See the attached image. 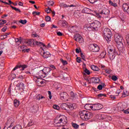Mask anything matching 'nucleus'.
Instances as JSON below:
<instances>
[{"label":"nucleus","instance_id":"nucleus-5","mask_svg":"<svg viewBox=\"0 0 129 129\" xmlns=\"http://www.w3.org/2000/svg\"><path fill=\"white\" fill-rule=\"evenodd\" d=\"M114 40L117 45L120 46L122 45V42H121L122 41V37L119 34H115L114 35Z\"/></svg>","mask_w":129,"mask_h":129},{"label":"nucleus","instance_id":"nucleus-61","mask_svg":"<svg viewBox=\"0 0 129 129\" xmlns=\"http://www.w3.org/2000/svg\"><path fill=\"white\" fill-rule=\"evenodd\" d=\"M2 31L3 32H6V31H7V27H5L4 28H3L2 29Z\"/></svg>","mask_w":129,"mask_h":129},{"label":"nucleus","instance_id":"nucleus-30","mask_svg":"<svg viewBox=\"0 0 129 129\" xmlns=\"http://www.w3.org/2000/svg\"><path fill=\"white\" fill-rule=\"evenodd\" d=\"M60 7H62V8H69V6L67 5V4H65L63 3H60L59 4Z\"/></svg>","mask_w":129,"mask_h":129},{"label":"nucleus","instance_id":"nucleus-42","mask_svg":"<svg viewBox=\"0 0 129 129\" xmlns=\"http://www.w3.org/2000/svg\"><path fill=\"white\" fill-rule=\"evenodd\" d=\"M32 15H33V16H39L40 15V12H37L36 11H34L32 13Z\"/></svg>","mask_w":129,"mask_h":129},{"label":"nucleus","instance_id":"nucleus-56","mask_svg":"<svg viewBox=\"0 0 129 129\" xmlns=\"http://www.w3.org/2000/svg\"><path fill=\"white\" fill-rule=\"evenodd\" d=\"M77 62H78V63H80V62H81V59H80V57L77 58Z\"/></svg>","mask_w":129,"mask_h":129},{"label":"nucleus","instance_id":"nucleus-17","mask_svg":"<svg viewBox=\"0 0 129 129\" xmlns=\"http://www.w3.org/2000/svg\"><path fill=\"white\" fill-rule=\"evenodd\" d=\"M84 108L87 110H93V105H91L89 104H86L84 106Z\"/></svg>","mask_w":129,"mask_h":129},{"label":"nucleus","instance_id":"nucleus-6","mask_svg":"<svg viewBox=\"0 0 129 129\" xmlns=\"http://www.w3.org/2000/svg\"><path fill=\"white\" fill-rule=\"evenodd\" d=\"M89 50L92 52H98V51H99V46H98L97 44H90L89 46Z\"/></svg>","mask_w":129,"mask_h":129},{"label":"nucleus","instance_id":"nucleus-39","mask_svg":"<svg viewBox=\"0 0 129 129\" xmlns=\"http://www.w3.org/2000/svg\"><path fill=\"white\" fill-rule=\"evenodd\" d=\"M12 9H13V10H15V11H16V12H19V13H21V10L17 8L14 7L13 6H11Z\"/></svg>","mask_w":129,"mask_h":129},{"label":"nucleus","instance_id":"nucleus-18","mask_svg":"<svg viewBox=\"0 0 129 129\" xmlns=\"http://www.w3.org/2000/svg\"><path fill=\"white\" fill-rule=\"evenodd\" d=\"M17 87H18L19 90H24L25 89V85L23 83H19L17 85Z\"/></svg>","mask_w":129,"mask_h":129},{"label":"nucleus","instance_id":"nucleus-1","mask_svg":"<svg viewBox=\"0 0 129 129\" xmlns=\"http://www.w3.org/2000/svg\"><path fill=\"white\" fill-rule=\"evenodd\" d=\"M67 118L65 115H62L59 117L55 118L54 120V123L56 126H63L67 123Z\"/></svg>","mask_w":129,"mask_h":129},{"label":"nucleus","instance_id":"nucleus-23","mask_svg":"<svg viewBox=\"0 0 129 129\" xmlns=\"http://www.w3.org/2000/svg\"><path fill=\"white\" fill-rule=\"evenodd\" d=\"M91 68L93 71H99V68L96 66L92 65Z\"/></svg>","mask_w":129,"mask_h":129},{"label":"nucleus","instance_id":"nucleus-15","mask_svg":"<svg viewBox=\"0 0 129 129\" xmlns=\"http://www.w3.org/2000/svg\"><path fill=\"white\" fill-rule=\"evenodd\" d=\"M84 29L86 30V31L90 32V31H92L93 28H92V26H91L90 24H85L84 26Z\"/></svg>","mask_w":129,"mask_h":129},{"label":"nucleus","instance_id":"nucleus-10","mask_svg":"<svg viewBox=\"0 0 129 129\" xmlns=\"http://www.w3.org/2000/svg\"><path fill=\"white\" fill-rule=\"evenodd\" d=\"M103 108V106L100 103L94 104L93 105V110H100Z\"/></svg>","mask_w":129,"mask_h":129},{"label":"nucleus","instance_id":"nucleus-9","mask_svg":"<svg viewBox=\"0 0 129 129\" xmlns=\"http://www.w3.org/2000/svg\"><path fill=\"white\" fill-rule=\"evenodd\" d=\"M74 39L75 41L79 42V43H82L84 42L83 38L79 34H76L74 37Z\"/></svg>","mask_w":129,"mask_h":129},{"label":"nucleus","instance_id":"nucleus-31","mask_svg":"<svg viewBox=\"0 0 129 129\" xmlns=\"http://www.w3.org/2000/svg\"><path fill=\"white\" fill-rule=\"evenodd\" d=\"M72 125L73 127H74V128H79V125L77 124V123H72Z\"/></svg>","mask_w":129,"mask_h":129},{"label":"nucleus","instance_id":"nucleus-47","mask_svg":"<svg viewBox=\"0 0 129 129\" xmlns=\"http://www.w3.org/2000/svg\"><path fill=\"white\" fill-rule=\"evenodd\" d=\"M85 72L86 73V74H88V75H89L90 74V72H89V70H87V69H85Z\"/></svg>","mask_w":129,"mask_h":129},{"label":"nucleus","instance_id":"nucleus-3","mask_svg":"<svg viewBox=\"0 0 129 129\" xmlns=\"http://www.w3.org/2000/svg\"><path fill=\"white\" fill-rule=\"evenodd\" d=\"M103 35L107 42L111 41V31L108 28H105L103 30Z\"/></svg>","mask_w":129,"mask_h":129},{"label":"nucleus","instance_id":"nucleus-7","mask_svg":"<svg viewBox=\"0 0 129 129\" xmlns=\"http://www.w3.org/2000/svg\"><path fill=\"white\" fill-rule=\"evenodd\" d=\"M43 47V46H41L40 47V49L41 50H42V52H40V54L41 55V56H42V57H43V58L47 59V58H49V57H51V54H50V52L47 51V52H45L44 51V49H43V48L42 47Z\"/></svg>","mask_w":129,"mask_h":129},{"label":"nucleus","instance_id":"nucleus-52","mask_svg":"<svg viewBox=\"0 0 129 129\" xmlns=\"http://www.w3.org/2000/svg\"><path fill=\"white\" fill-rule=\"evenodd\" d=\"M15 42L16 43H19V44H21V40H19V38H16Z\"/></svg>","mask_w":129,"mask_h":129},{"label":"nucleus","instance_id":"nucleus-24","mask_svg":"<svg viewBox=\"0 0 129 129\" xmlns=\"http://www.w3.org/2000/svg\"><path fill=\"white\" fill-rule=\"evenodd\" d=\"M109 58L110 60H113L115 58V55L112 53L108 52Z\"/></svg>","mask_w":129,"mask_h":129},{"label":"nucleus","instance_id":"nucleus-8","mask_svg":"<svg viewBox=\"0 0 129 129\" xmlns=\"http://www.w3.org/2000/svg\"><path fill=\"white\" fill-rule=\"evenodd\" d=\"M60 99L63 100V101H68L69 99V96L67 93L65 92H61L60 93Z\"/></svg>","mask_w":129,"mask_h":129},{"label":"nucleus","instance_id":"nucleus-37","mask_svg":"<svg viewBox=\"0 0 129 129\" xmlns=\"http://www.w3.org/2000/svg\"><path fill=\"white\" fill-rule=\"evenodd\" d=\"M37 78V80H36V82H37L38 83V82H40V83H41V84H43V81H41L40 82L39 80H42V79H40V78H38V77H36Z\"/></svg>","mask_w":129,"mask_h":129},{"label":"nucleus","instance_id":"nucleus-51","mask_svg":"<svg viewBox=\"0 0 129 129\" xmlns=\"http://www.w3.org/2000/svg\"><path fill=\"white\" fill-rule=\"evenodd\" d=\"M97 89H99V90H102V85H98Z\"/></svg>","mask_w":129,"mask_h":129},{"label":"nucleus","instance_id":"nucleus-20","mask_svg":"<svg viewBox=\"0 0 129 129\" xmlns=\"http://www.w3.org/2000/svg\"><path fill=\"white\" fill-rule=\"evenodd\" d=\"M105 55H106V52L105 50H102L99 55V58H104L105 57Z\"/></svg>","mask_w":129,"mask_h":129},{"label":"nucleus","instance_id":"nucleus-16","mask_svg":"<svg viewBox=\"0 0 129 129\" xmlns=\"http://www.w3.org/2000/svg\"><path fill=\"white\" fill-rule=\"evenodd\" d=\"M122 9L124 12H126L129 15V5L127 4H123L122 6Z\"/></svg>","mask_w":129,"mask_h":129},{"label":"nucleus","instance_id":"nucleus-41","mask_svg":"<svg viewBox=\"0 0 129 129\" xmlns=\"http://www.w3.org/2000/svg\"><path fill=\"white\" fill-rule=\"evenodd\" d=\"M60 61L63 65H67V64H68V62H67V61L64 60H63V59H60Z\"/></svg>","mask_w":129,"mask_h":129},{"label":"nucleus","instance_id":"nucleus-59","mask_svg":"<svg viewBox=\"0 0 129 129\" xmlns=\"http://www.w3.org/2000/svg\"><path fill=\"white\" fill-rule=\"evenodd\" d=\"M32 37L33 38H36V37H39V35H38V34H34L32 35Z\"/></svg>","mask_w":129,"mask_h":129},{"label":"nucleus","instance_id":"nucleus-63","mask_svg":"<svg viewBox=\"0 0 129 129\" xmlns=\"http://www.w3.org/2000/svg\"><path fill=\"white\" fill-rule=\"evenodd\" d=\"M11 76H12V78H13V79H15V78H16V75H15L14 74H12L11 75Z\"/></svg>","mask_w":129,"mask_h":129},{"label":"nucleus","instance_id":"nucleus-35","mask_svg":"<svg viewBox=\"0 0 129 129\" xmlns=\"http://www.w3.org/2000/svg\"><path fill=\"white\" fill-rule=\"evenodd\" d=\"M95 117L97 119H102V116L100 114H97Z\"/></svg>","mask_w":129,"mask_h":129},{"label":"nucleus","instance_id":"nucleus-12","mask_svg":"<svg viewBox=\"0 0 129 129\" xmlns=\"http://www.w3.org/2000/svg\"><path fill=\"white\" fill-rule=\"evenodd\" d=\"M109 14V11L107 9H104L102 10L101 13H100V15H102L103 17H106V16H108Z\"/></svg>","mask_w":129,"mask_h":129},{"label":"nucleus","instance_id":"nucleus-21","mask_svg":"<svg viewBox=\"0 0 129 129\" xmlns=\"http://www.w3.org/2000/svg\"><path fill=\"white\" fill-rule=\"evenodd\" d=\"M74 105H75V104H69L68 105V109H70V110H73V109H74Z\"/></svg>","mask_w":129,"mask_h":129},{"label":"nucleus","instance_id":"nucleus-46","mask_svg":"<svg viewBox=\"0 0 129 129\" xmlns=\"http://www.w3.org/2000/svg\"><path fill=\"white\" fill-rule=\"evenodd\" d=\"M112 80H113V81H116V80H117V77H116V76H113L112 77Z\"/></svg>","mask_w":129,"mask_h":129},{"label":"nucleus","instance_id":"nucleus-25","mask_svg":"<svg viewBox=\"0 0 129 129\" xmlns=\"http://www.w3.org/2000/svg\"><path fill=\"white\" fill-rule=\"evenodd\" d=\"M116 3L117 2H112V1L110 0L109 1V5H110V6H112V7H114V8H116V7H117V4H116Z\"/></svg>","mask_w":129,"mask_h":129},{"label":"nucleus","instance_id":"nucleus-49","mask_svg":"<svg viewBox=\"0 0 129 129\" xmlns=\"http://www.w3.org/2000/svg\"><path fill=\"white\" fill-rule=\"evenodd\" d=\"M48 92L49 99H52V95L51 94V91H48Z\"/></svg>","mask_w":129,"mask_h":129},{"label":"nucleus","instance_id":"nucleus-19","mask_svg":"<svg viewBox=\"0 0 129 129\" xmlns=\"http://www.w3.org/2000/svg\"><path fill=\"white\" fill-rule=\"evenodd\" d=\"M117 108L119 111H123V110H124V107H123V105L122 104H118Z\"/></svg>","mask_w":129,"mask_h":129},{"label":"nucleus","instance_id":"nucleus-43","mask_svg":"<svg viewBox=\"0 0 129 129\" xmlns=\"http://www.w3.org/2000/svg\"><path fill=\"white\" fill-rule=\"evenodd\" d=\"M81 57H82V59H83V60H84V61H86L85 56L84 55H83V53H81Z\"/></svg>","mask_w":129,"mask_h":129},{"label":"nucleus","instance_id":"nucleus-40","mask_svg":"<svg viewBox=\"0 0 129 129\" xmlns=\"http://www.w3.org/2000/svg\"><path fill=\"white\" fill-rule=\"evenodd\" d=\"M7 23V20H0V25H4V24Z\"/></svg>","mask_w":129,"mask_h":129},{"label":"nucleus","instance_id":"nucleus-44","mask_svg":"<svg viewBox=\"0 0 129 129\" xmlns=\"http://www.w3.org/2000/svg\"><path fill=\"white\" fill-rule=\"evenodd\" d=\"M45 21H46L47 22H50V21H51V17H50L49 16H46L45 17Z\"/></svg>","mask_w":129,"mask_h":129},{"label":"nucleus","instance_id":"nucleus-2","mask_svg":"<svg viewBox=\"0 0 129 129\" xmlns=\"http://www.w3.org/2000/svg\"><path fill=\"white\" fill-rule=\"evenodd\" d=\"M79 113L82 120H88L93 116V113L86 110L81 111Z\"/></svg>","mask_w":129,"mask_h":129},{"label":"nucleus","instance_id":"nucleus-28","mask_svg":"<svg viewBox=\"0 0 129 129\" xmlns=\"http://www.w3.org/2000/svg\"><path fill=\"white\" fill-rule=\"evenodd\" d=\"M128 96V92H127V90H125L123 92V94L122 96L123 97H125V96Z\"/></svg>","mask_w":129,"mask_h":129},{"label":"nucleus","instance_id":"nucleus-64","mask_svg":"<svg viewBox=\"0 0 129 129\" xmlns=\"http://www.w3.org/2000/svg\"><path fill=\"white\" fill-rule=\"evenodd\" d=\"M18 5H19V6H20L21 7H23V6L24 5V4H23V3H22V2H19V3H18Z\"/></svg>","mask_w":129,"mask_h":129},{"label":"nucleus","instance_id":"nucleus-11","mask_svg":"<svg viewBox=\"0 0 129 129\" xmlns=\"http://www.w3.org/2000/svg\"><path fill=\"white\" fill-rule=\"evenodd\" d=\"M92 28L94 29V30H96V31H97L98 29H99L100 28V22L99 21H97L96 23H92Z\"/></svg>","mask_w":129,"mask_h":129},{"label":"nucleus","instance_id":"nucleus-14","mask_svg":"<svg viewBox=\"0 0 129 129\" xmlns=\"http://www.w3.org/2000/svg\"><path fill=\"white\" fill-rule=\"evenodd\" d=\"M50 71H51V68L46 67L44 68L42 70L40 71V72H43V74H44V75H48Z\"/></svg>","mask_w":129,"mask_h":129},{"label":"nucleus","instance_id":"nucleus-50","mask_svg":"<svg viewBox=\"0 0 129 129\" xmlns=\"http://www.w3.org/2000/svg\"><path fill=\"white\" fill-rule=\"evenodd\" d=\"M105 73H107V74H110L111 73V70H105Z\"/></svg>","mask_w":129,"mask_h":129},{"label":"nucleus","instance_id":"nucleus-60","mask_svg":"<svg viewBox=\"0 0 129 129\" xmlns=\"http://www.w3.org/2000/svg\"><path fill=\"white\" fill-rule=\"evenodd\" d=\"M124 113H125L126 114H128V113H129L128 110H124Z\"/></svg>","mask_w":129,"mask_h":129},{"label":"nucleus","instance_id":"nucleus-26","mask_svg":"<svg viewBox=\"0 0 129 129\" xmlns=\"http://www.w3.org/2000/svg\"><path fill=\"white\" fill-rule=\"evenodd\" d=\"M92 80L94 83H99V82H100V79L98 78H93Z\"/></svg>","mask_w":129,"mask_h":129},{"label":"nucleus","instance_id":"nucleus-54","mask_svg":"<svg viewBox=\"0 0 129 129\" xmlns=\"http://www.w3.org/2000/svg\"><path fill=\"white\" fill-rule=\"evenodd\" d=\"M8 35H10V33H5V34L3 35L4 39L7 38L8 37Z\"/></svg>","mask_w":129,"mask_h":129},{"label":"nucleus","instance_id":"nucleus-22","mask_svg":"<svg viewBox=\"0 0 129 129\" xmlns=\"http://www.w3.org/2000/svg\"><path fill=\"white\" fill-rule=\"evenodd\" d=\"M68 106V105L66 103H63L60 105L61 108L62 109H64V110H68V109L67 108Z\"/></svg>","mask_w":129,"mask_h":129},{"label":"nucleus","instance_id":"nucleus-55","mask_svg":"<svg viewBox=\"0 0 129 129\" xmlns=\"http://www.w3.org/2000/svg\"><path fill=\"white\" fill-rule=\"evenodd\" d=\"M98 97H102L103 96H105V94H99L98 95Z\"/></svg>","mask_w":129,"mask_h":129},{"label":"nucleus","instance_id":"nucleus-58","mask_svg":"<svg viewBox=\"0 0 129 129\" xmlns=\"http://www.w3.org/2000/svg\"><path fill=\"white\" fill-rule=\"evenodd\" d=\"M45 12L47 14H49L50 12H52V10L45 9Z\"/></svg>","mask_w":129,"mask_h":129},{"label":"nucleus","instance_id":"nucleus-29","mask_svg":"<svg viewBox=\"0 0 129 129\" xmlns=\"http://www.w3.org/2000/svg\"><path fill=\"white\" fill-rule=\"evenodd\" d=\"M89 12V9L87 8H85L82 10V12L84 13L85 14H88Z\"/></svg>","mask_w":129,"mask_h":129},{"label":"nucleus","instance_id":"nucleus-62","mask_svg":"<svg viewBox=\"0 0 129 129\" xmlns=\"http://www.w3.org/2000/svg\"><path fill=\"white\" fill-rule=\"evenodd\" d=\"M120 92H121V90H117V92H116V93H117V94H119V93H120Z\"/></svg>","mask_w":129,"mask_h":129},{"label":"nucleus","instance_id":"nucleus-36","mask_svg":"<svg viewBox=\"0 0 129 129\" xmlns=\"http://www.w3.org/2000/svg\"><path fill=\"white\" fill-rule=\"evenodd\" d=\"M37 99L40 100V99H43V98H45V97L42 96L41 95H38L37 96Z\"/></svg>","mask_w":129,"mask_h":129},{"label":"nucleus","instance_id":"nucleus-33","mask_svg":"<svg viewBox=\"0 0 129 129\" xmlns=\"http://www.w3.org/2000/svg\"><path fill=\"white\" fill-rule=\"evenodd\" d=\"M19 23H20L21 24H22V25H25L26 24H27V20H20L19 21Z\"/></svg>","mask_w":129,"mask_h":129},{"label":"nucleus","instance_id":"nucleus-45","mask_svg":"<svg viewBox=\"0 0 129 129\" xmlns=\"http://www.w3.org/2000/svg\"><path fill=\"white\" fill-rule=\"evenodd\" d=\"M43 73H44L41 72V71H40V72L38 73V75H39V78H41V77H43Z\"/></svg>","mask_w":129,"mask_h":129},{"label":"nucleus","instance_id":"nucleus-53","mask_svg":"<svg viewBox=\"0 0 129 129\" xmlns=\"http://www.w3.org/2000/svg\"><path fill=\"white\" fill-rule=\"evenodd\" d=\"M49 68H50V70H55V69H56V68H55V66L53 65L50 66Z\"/></svg>","mask_w":129,"mask_h":129},{"label":"nucleus","instance_id":"nucleus-38","mask_svg":"<svg viewBox=\"0 0 129 129\" xmlns=\"http://www.w3.org/2000/svg\"><path fill=\"white\" fill-rule=\"evenodd\" d=\"M53 108L54 109H56V110H59L60 109V107H59V106H58V105H54L53 106Z\"/></svg>","mask_w":129,"mask_h":129},{"label":"nucleus","instance_id":"nucleus-13","mask_svg":"<svg viewBox=\"0 0 129 129\" xmlns=\"http://www.w3.org/2000/svg\"><path fill=\"white\" fill-rule=\"evenodd\" d=\"M28 66L27 65H21V66H16L14 69H13V71H15L18 69V68H19L20 70L24 71L26 68H27Z\"/></svg>","mask_w":129,"mask_h":129},{"label":"nucleus","instance_id":"nucleus-34","mask_svg":"<svg viewBox=\"0 0 129 129\" xmlns=\"http://www.w3.org/2000/svg\"><path fill=\"white\" fill-rule=\"evenodd\" d=\"M61 25L62 27H66L67 26V22L66 21L63 20L61 21Z\"/></svg>","mask_w":129,"mask_h":129},{"label":"nucleus","instance_id":"nucleus-4","mask_svg":"<svg viewBox=\"0 0 129 129\" xmlns=\"http://www.w3.org/2000/svg\"><path fill=\"white\" fill-rule=\"evenodd\" d=\"M25 44H27V45H28L29 46H31V45H37V46H40V47H41L42 46L43 47H45V44L41 42H38L37 41L34 40V39H29L25 42Z\"/></svg>","mask_w":129,"mask_h":129},{"label":"nucleus","instance_id":"nucleus-27","mask_svg":"<svg viewBox=\"0 0 129 129\" xmlns=\"http://www.w3.org/2000/svg\"><path fill=\"white\" fill-rule=\"evenodd\" d=\"M14 106H15V107H18V106L20 105V101H18V100H14Z\"/></svg>","mask_w":129,"mask_h":129},{"label":"nucleus","instance_id":"nucleus-32","mask_svg":"<svg viewBox=\"0 0 129 129\" xmlns=\"http://www.w3.org/2000/svg\"><path fill=\"white\" fill-rule=\"evenodd\" d=\"M55 3H54V1H50L47 2V5H48V6H54V4Z\"/></svg>","mask_w":129,"mask_h":129},{"label":"nucleus","instance_id":"nucleus-57","mask_svg":"<svg viewBox=\"0 0 129 129\" xmlns=\"http://www.w3.org/2000/svg\"><path fill=\"white\" fill-rule=\"evenodd\" d=\"M56 34L57 36H63V34L60 32H57Z\"/></svg>","mask_w":129,"mask_h":129},{"label":"nucleus","instance_id":"nucleus-48","mask_svg":"<svg viewBox=\"0 0 129 129\" xmlns=\"http://www.w3.org/2000/svg\"><path fill=\"white\" fill-rule=\"evenodd\" d=\"M30 48L28 49H23L22 50V52H27V53H29V52H30Z\"/></svg>","mask_w":129,"mask_h":129}]
</instances>
